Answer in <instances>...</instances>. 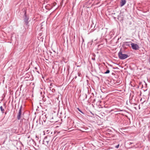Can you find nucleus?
Listing matches in <instances>:
<instances>
[{
	"label": "nucleus",
	"instance_id": "nucleus-25",
	"mask_svg": "<svg viewBox=\"0 0 150 150\" xmlns=\"http://www.w3.org/2000/svg\"><path fill=\"white\" fill-rule=\"evenodd\" d=\"M36 71L38 73V74H39V72L38 71Z\"/></svg>",
	"mask_w": 150,
	"mask_h": 150
},
{
	"label": "nucleus",
	"instance_id": "nucleus-28",
	"mask_svg": "<svg viewBox=\"0 0 150 150\" xmlns=\"http://www.w3.org/2000/svg\"><path fill=\"white\" fill-rule=\"evenodd\" d=\"M142 88L143 87V84H142Z\"/></svg>",
	"mask_w": 150,
	"mask_h": 150
},
{
	"label": "nucleus",
	"instance_id": "nucleus-21",
	"mask_svg": "<svg viewBox=\"0 0 150 150\" xmlns=\"http://www.w3.org/2000/svg\"><path fill=\"white\" fill-rule=\"evenodd\" d=\"M92 60H95V58H92Z\"/></svg>",
	"mask_w": 150,
	"mask_h": 150
},
{
	"label": "nucleus",
	"instance_id": "nucleus-13",
	"mask_svg": "<svg viewBox=\"0 0 150 150\" xmlns=\"http://www.w3.org/2000/svg\"><path fill=\"white\" fill-rule=\"evenodd\" d=\"M120 15H118V16H117V19H119V20H120H120H121V17H120Z\"/></svg>",
	"mask_w": 150,
	"mask_h": 150
},
{
	"label": "nucleus",
	"instance_id": "nucleus-22",
	"mask_svg": "<svg viewBox=\"0 0 150 150\" xmlns=\"http://www.w3.org/2000/svg\"><path fill=\"white\" fill-rule=\"evenodd\" d=\"M49 88H50V91H52L51 90V88H52V87H49Z\"/></svg>",
	"mask_w": 150,
	"mask_h": 150
},
{
	"label": "nucleus",
	"instance_id": "nucleus-27",
	"mask_svg": "<svg viewBox=\"0 0 150 150\" xmlns=\"http://www.w3.org/2000/svg\"><path fill=\"white\" fill-rule=\"evenodd\" d=\"M91 114L93 115V116H94V114L93 113H92L91 112Z\"/></svg>",
	"mask_w": 150,
	"mask_h": 150
},
{
	"label": "nucleus",
	"instance_id": "nucleus-15",
	"mask_svg": "<svg viewBox=\"0 0 150 150\" xmlns=\"http://www.w3.org/2000/svg\"><path fill=\"white\" fill-rule=\"evenodd\" d=\"M52 92H54L55 91V89L54 88H52Z\"/></svg>",
	"mask_w": 150,
	"mask_h": 150
},
{
	"label": "nucleus",
	"instance_id": "nucleus-8",
	"mask_svg": "<svg viewBox=\"0 0 150 150\" xmlns=\"http://www.w3.org/2000/svg\"><path fill=\"white\" fill-rule=\"evenodd\" d=\"M131 42H125L124 44L126 46L130 47L131 45Z\"/></svg>",
	"mask_w": 150,
	"mask_h": 150
},
{
	"label": "nucleus",
	"instance_id": "nucleus-34",
	"mask_svg": "<svg viewBox=\"0 0 150 150\" xmlns=\"http://www.w3.org/2000/svg\"><path fill=\"white\" fill-rule=\"evenodd\" d=\"M147 90V89H146L145 90L146 91Z\"/></svg>",
	"mask_w": 150,
	"mask_h": 150
},
{
	"label": "nucleus",
	"instance_id": "nucleus-20",
	"mask_svg": "<svg viewBox=\"0 0 150 150\" xmlns=\"http://www.w3.org/2000/svg\"><path fill=\"white\" fill-rule=\"evenodd\" d=\"M46 132H47V134L49 133V130H47Z\"/></svg>",
	"mask_w": 150,
	"mask_h": 150
},
{
	"label": "nucleus",
	"instance_id": "nucleus-18",
	"mask_svg": "<svg viewBox=\"0 0 150 150\" xmlns=\"http://www.w3.org/2000/svg\"><path fill=\"white\" fill-rule=\"evenodd\" d=\"M104 30L105 32V33H106V32H107V29H105Z\"/></svg>",
	"mask_w": 150,
	"mask_h": 150
},
{
	"label": "nucleus",
	"instance_id": "nucleus-29",
	"mask_svg": "<svg viewBox=\"0 0 150 150\" xmlns=\"http://www.w3.org/2000/svg\"><path fill=\"white\" fill-rule=\"evenodd\" d=\"M110 66H111V67H112V65H110V64L109 65Z\"/></svg>",
	"mask_w": 150,
	"mask_h": 150
},
{
	"label": "nucleus",
	"instance_id": "nucleus-12",
	"mask_svg": "<svg viewBox=\"0 0 150 150\" xmlns=\"http://www.w3.org/2000/svg\"><path fill=\"white\" fill-rule=\"evenodd\" d=\"M144 86H145V87H146V88L147 87V84H146V83H145V82L144 81Z\"/></svg>",
	"mask_w": 150,
	"mask_h": 150
},
{
	"label": "nucleus",
	"instance_id": "nucleus-7",
	"mask_svg": "<svg viewBox=\"0 0 150 150\" xmlns=\"http://www.w3.org/2000/svg\"><path fill=\"white\" fill-rule=\"evenodd\" d=\"M126 2V1L125 0H121L120 2V6L121 7L125 5Z\"/></svg>",
	"mask_w": 150,
	"mask_h": 150
},
{
	"label": "nucleus",
	"instance_id": "nucleus-11",
	"mask_svg": "<svg viewBox=\"0 0 150 150\" xmlns=\"http://www.w3.org/2000/svg\"><path fill=\"white\" fill-rule=\"evenodd\" d=\"M110 72V70L108 69L107 70V71H105V72L104 73V74H109Z\"/></svg>",
	"mask_w": 150,
	"mask_h": 150
},
{
	"label": "nucleus",
	"instance_id": "nucleus-31",
	"mask_svg": "<svg viewBox=\"0 0 150 150\" xmlns=\"http://www.w3.org/2000/svg\"><path fill=\"white\" fill-rule=\"evenodd\" d=\"M36 137L37 138V136H36Z\"/></svg>",
	"mask_w": 150,
	"mask_h": 150
},
{
	"label": "nucleus",
	"instance_id": "nucleus-6",
	"mask_svg": "<svg viewBox=\"0 0 150 150\" xmlns=\"http://www.w3.org/2000/svg\"><path fill=\"white\" fill-rule=\"evenodd\" d=\"M42 115L43 117L42 118V122L43 121L44 122H45L46 121V119L47 117H46V114L45 113H44L42 114Z\"/></svg>",
	"mask_w": 150,
	"mask_h": 150
},
{
	"label": "nucleus",
	"instance_id": "nucleus-19",
	"mask_svg": "<svg viewBox=\"0 0 150 150\" xmlns=\"http://www.w3.org/2000/svg\"><path fill=\"white\" fill-rule=\"evenodd\" d=\"M149 63L150 64V57L149 58Z\"/></svg>",
	"mask_w": 150,
	"mask_h": 150
},
{
	"label": "nucleus",
	"instance_id": "nucleus-9",
	"mask_svg": "<svg viewBox=\"0 0 150 150\" xmlns=\"http://www.w3.org/2000/svg\"><path fill=\"white\" fill-rule=\"evenodd\" d=\"M0 108L2 113H3L4 112V110L3 108V107L2 106H0Z\"/></svg>",
	"mask_w": 150,
	"mask_h": 150
},
{
	"label": "nucleus",
	"instance_id": "nucleus-1",
	"mask_svg": "<svg viewBox=\"0 0 150 150\" xmlns=\"http://www.w3.org/2000/svg\"><path fill=\"white\" fill-rule=\"evenodd\" d=\"M118 55L119 58L121 59H124L128 57L127 54H123L121 50L118 53Z\"/></svg>",
	"mask_w": 150,
	"mask_h": 150
},
{
	"label": "nucleus",
	"instance_id": "nucleus-14",
	"mask_svg": "<svg viewBox=\"0 0 150 150\" xmlns=\"http://www.w3.org/2000/svg\"><path fill=\"white\" fill-rule=\"evenodd\" d=\"M77 75H78V76H80V77L81 76V75L80 73H77Z\"/></svg>",
	"mask_w": 150,
	"mask_h": 150
},
{
	"label": "nucleus",
	"instance_id": "nucleus-24",
	"mask_svg": "<svg viewBox=\"0 0 150 150\" xmlns=\"http://www.w3.org/2000/svg\"><path fill=\"white\" fill-rule=\"evenodd\" d=\"M85 95L86 96V98H87V96L86 94H85Z\"/></svg>",
	"mask_w": 150,
	"mask_h": 150
},
{
	"label": "nucleus",
	"instance_id": "nucleus-5",
	"mask_svg": "<svg viewBox=\"0 0 150 150\" xmlns=\"http://www.w3.org/2000/svg\"><path fill=\"white\" fill-rule=\"evenodd\" d=\"M50 137L48 135V136H47L46 137H45L43 141V143L45 145H47L48 144V142L49 141V140H47V138L48 137Z\"/></svg>",
	"mask_w": 150,
	"mask_h": 150
},
{
	"label": "nucleus",
	"instance_id": "nucleus-17",
	"mask_svg": "<svg viewBox=\"0 0 150 150\" xmlns=\"http://www.w3.org/2000/svg\"><path fill=\"white\" fill-rule=\"evenodd\" d=\"M53 84L52 83H51L50 85V86H52Z\"/></svg>",
	"mask_w": 150,
	"mask_h": 150
},
{
	"label": "nucleus",
	"instance_id": "nucleus-10",
	"mask_svg": "<svg viewBox=\"0 0 150 150\" xmlns=\"http://www.w3.org/2000/svg\"><path fill=\"white\" fill-rule=\"evenodd\" d=\"M77 109L81 113L83 114H84V113L82 111H81L79 108H77Z\"/></svg>",
	"mask_w": 150,
	"mask_h": 150
},
{
	"label": "nucleus",
	"instance_id": "nucleus-23",
	"mask_svg": "<svg viewBox=\"0 0 150 150\" xmlns=\"http://www.w3.org/2000/svg\"><path fill=\"white\" fill-rule=\"evenodd\" d=\"M35 70H37L38 69V68L37 67H36L35 68Z\"/></svg>",
	"mask_w": 150,
	"mask_h": 150
},
{
	"label": "nucleus",
	"instance_id": "nucleus-4",
	"mask_svg": "<svg viewBox=\"0 0 150 150\" xmlns=\"http://www.w3.org/2000/svg\"><path fill=\"white\" fill-rule=\"evenodd\" d=\"M22 109V106L21 105L20 108L18 115L17 116V118L18 120H20L21 118V110Z\"/></svg>",
	"mask_w": 150,
	"mask_h": 150
},
{
	"label": "nucleus",
	"instance_id": "nucleus-33",
	"mask_svg": "<svg viewBox=\"0 0 150 150\" xmlns=\"http://www.w3.org/2000/svg\"><path fill=\"white\" fill-rule=\"evenodd\" d=\"M55 5H54L53 6H54Z\"/></svg>",
	"mask_w": 150,
	"mask_h": 150
},
{
	"label": "nucleus",
	"instance_id": "nucleus-16",
	"mask_svg": "<svg viewBox=\"0 0 150 150\" xmlns=\"http://www.w3.org/2000/svg\"><path fill=\"white\" fill-rule=\"evenodd\" d=\"M119 144H118L115 147L116 148H118L119 147Z\"/></svg>",
	"mask_w": 150,
	"mask_h": 150
},
{
	"label": "nucleus",
	"instance_id": "nucleus-26",
	"mask_svg": "<svg viewBox=\"0 0 150 150\" xmlns=\"http://www.w3.org/2000/svg\"><path fill=\"white\" fill-rule=\"evenodd\" d=\"M76 78H77V76H75V77L74 78H75V79H76Z\"/></svg>",
	"mask_w": 150,
	"mask_h": 150
},
{
	"label": "nucleus",
	"instance_id": "nucleus-30",
	"mask_svg": "<svg viewBox=\"0 0 150 150\" xmlns=\"http://www.w3.org/2000/svg\"><path fill=\"white\" fill-rule=\"evenodd\" d=\"M5 115H6V112H5Z\"/></svg>",
	"mask_w": 150,
	"mask_h": 150
},
{
	"label": "nucleus",
	"instance_id": "nucleus-32",
	"mask_svg": "<svg viewBox=\"0 0 150 150\" xmlns=\"http://www.w3.org/2000/svg\"><path fill=\"white\" fill-rule=\"evenodd\" d=\"M33 142H34V140H33Z\"/></svg>",
	"mask_w": 150,
	"mask_h": 150
},
{
	"label": "nucleus",
	"instance_id": "nucleus-2",
	"mask_svg": "<svg viewBox=\"0 0 150 150\" xmlns=\"http://www.w3.org/2000/svg\"><path fill=\"white\" fill-rule=\"evenodd\" d=\"M29 19V17L27 16L26 12L25 11L24 14V18L23 20L25 25H28L29 23V21H28Z\"/></svg>",
	"mask_w": 150,
	"mask_h": 150
},
{
	"label": "nucleus",
	"instance_id": "nucleus-3",
	"mask_svg": "<svg viewBox=\"0 0 150 150\" xmlns=\"http://www.w3.org/2000/svg\"><path fill=\"white\" fill-rule=\"evenodd\" d=\"M131 46L132 49L135 50H138L139 48L138 45L136 44L131 43Z\"/></svg>",
	"mask_w": 150,
	"mask_h": 150
}]
</instances>
